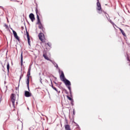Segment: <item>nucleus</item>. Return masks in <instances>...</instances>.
<instances>
[{
  "label": "nucleus",
  "mask_w": 130,
  "mask_h": 130,
  "mask_svg": "<svg viewBox=\"0 0 130 130\" xmlns=\"http://www.w3.org/2000/svg\"><path fill=\"white\" fill-rule=\"evenodd\" d=\"M23 77V75H21L20 76V79H19V81H21V79H22V77Z\"/></svg>",
  "instance_id": "25"
},
{
  "label": "nucleus",
  "mask_w": 130,
  "mask_h": 130,
  "mask_svg": "<svg viewBox=\"0 0 130 130\" xmlns=\"http://www.w3.org/2000/svg\"><path fill=\"white\" fill-rule=\"evenodd\" d=\"M52 88H53V89L55 90V91H56V92H57V89H56L55 87L53 86V85H52Z\"/></svg>",
  "instance_id": "22"
},
{
  "label": "nucleus",
  "mask_w": 130,
  "mask_h": 130,
  "mask_svg": "<svg viewBox=\"0 0 130 130\" xmlns=\"http://www.w3.org/2000/svg\"><path fill=\"white\" fill-rule=\"evenodd\" d=\"M127 60H128V63H129V66H130V59H129V56L127 57Z\"/></svg>",
  "instance_id": "21"
},
{
  "label": "nucleus",
  "mask_w": 130,
  "mask_h": 130,
  "mask_svg": "<svg viewBox=\"0 0 130 130\" xmlns=\"http://www.w3.org/2000/svg\"><path fill=\"white\" fill-rule=\"evenodd\" d=\"M43 57H44L45 59H46L47 60H49L50 61H51L50 60V59L49 58V57L48 56H47V54H46V52H45V51H44L43 52Z\"/></svg>",
  "instance_id": "5"
},
{
  "label": "nucleus",
  "mask_w": 130,
  "mask_h": 130,
  "mask_svg": "<svg viewBox=\"0 0 130 130\" xmlns=\"http://www.w3.org/2000/svg\"><path fill=\"white\" fill-rule=\"evenodd\" d=\"M71 105H72V106H74V100L71 101Z\"/></svg>",
  "instance_id": "24"
},
{
  "label": "nucleus",
  "mask_w": 130,
  "mask_h": 130,
  "mask_svg": "<svg viewBox=\"0 0 130 130\" xmlns=\"http://www.w3.org/2000/svg\"><path fill=\"white\" fill-rule=\"evenodd\" d=\"M37 24L38 25H39V29H41V28H43V25H42V23H41V21H40V20H38Z\"/></svg>",
  "instance_id": "12"
},
{
  "label": "nucleus",
  "mask_w": 130,
  "mask_h": 130,
  "mask_svg": "<svg viewBox=\"0 0 130 130\" xmlns=\"http://www.w3.org/2000/svg\"><path fill=\"white\" fill-rule=\"evenodd\" d=\"M96 10L98 11L99 14H101L102 13V8L101 7V4H100L99 0H98Z\"/></svg>",
  "instance_id": "4"
},
{
  "label": "nucleus",
  "mask_w": 130,
  "mask_h": 130,
  "mask_svg": "<svg viewBox=\"0 0 130 130\" xmlns=\"http://www.w3.org/2000/svg\"><path fill=\"white\" fill-rule=\"evenodd\" d=\"M30 75H31V67H29L27 71V81H26V84L27 86V88L29 90V82L30 80Z\"/></svg>",
  "instance_id": "2"
},
{
  "label": "nucleus",
  "mask_w": 130,
  "mask_h": 130,
  "mask_svg": "<svg viewBox=\"0 0 130 130\" xmlns=\"http://www.w3.org/2000/svg\"><path fill=\"white\" fill-rule=\"evenodd\" d=\"M60 79L62 82L64 81L66 79V77H64V74L63 73V72H61V75H60Z\"/></svg>",
  "instance_id": "6"
},
{
  "label": "nucleus",
  "mask_w": 130,
  "mask_h": 130,
  "mask_svg": "<svg viewBox=\"0 0 130 130\" xmlns=\"http://www.w3.org/2000/svg\"><path fill=\"white\" fill-rule=\"evenodd\" d=\"M24 35H29V32H28V31L26 30V33L24 34Z\"/></svg>",
  "instance_id": "23"
},
{
  "label": "nucleus",
  "mask_w": 130,
  "mask_h": 130,
  "mask_svg": "<svg viewBox=\"0 0 130 130\" xmlns=\"http://www.w3.org/2000/svg\"><path fill=\"white\" fill-rule=\"evenodd\" d=\"M39 39H40L43 43H45V36H44V33L40 32L39 34Z\"/></svg>",
  "instance_id": "3"
},
{
  "label": "nucleus",
  "mask_w": 130,
  "mask_h": 130,
  "mask_svg": "<svg viewBox=\"0 0 130 130\" xmlns=\"http://www.w3.org/2000/svg\"><path fill=\"white\" fill-rule=\"evenodd\" d=\"M49 46V47H51V44H50V43H46L45 44V46Z\"/></svg>",
  "instance_id": "18"
},
{
  "label": "nucleus",
  "mask_w": 130,
  "mask_h": 130,
  "mask_svg": "<svg viewBox=\"0 0 130 130\" xmlns=\"http://www.w3.org/2000/svg\"><path fill=\"white\" fill-rule=\"evenodd\" d=\"M16 94L12 93L11 95L10 98H11V101L12 104V107L13 109V110H15L16 106H15V102L16 101Z\"/></svg>",
  "instance_id": "1"
},
{
  "label": "nucleus",
  "mask_w": 130,
  "mask_h": 130,
  "mask_svg": "<svg viewBox=\"0 0 130 130\" xmlns=\"http://www.w3.org/2000/svg\"><path fill=\"white\" fill-rule=\"evenodd\" d=\"M40 29L42 30L43 33H45V28L43 26Z\"/></svg>",
  "instance_id": "17"
},
{
  "label": "nucleus",
  "mask_w": 130,
  "mask_h": 130,
  "mask_svg": "<svg viewBox=\"0 0 130 130\" xmlns=\"http://www.w3.org/2000/svg\"><path fill=\"white\" fill-rule=\"evenodd\" d=\"M65 130H72L71 129V126L69 124H66L64 125Z\"/></svg>",
  "instance_id": "13"
},
{
  "label": "nucleus",
  "mask_w": 130,
  "mask_h": 130,
  "mask_svg": "<svg viewBox=\"0 0 130 130\" xmlns=\"http://www.w3.org/2000/svg\"><path fill=\"white\" fill-rule=\"evenodd\" d=\"M70 94H72V90H70Z\"/></svg>",
  "instance_id": "28"
},
{
  "label": "nucleus",
  "mask_w": 130,
  "mask_h": 130,
  "mask_svg": "<svg viewBox=\"0 0 130 130\" xmlns=\"http://www.w3.org/2000/svg\"><path fill=\"white\" fill-rule=\"evenodd\" d=\"M67 98L68 100H69L70 101H73L74 100L72 98L69 96L68 95L67 96Z\"/></svg>",
  "instance_id": "19"
},
{
  "label": "nucleus",
  "mask_w": 130,
  "mask_h": 130,
  "mask_svg": "<svg viewBox=\"0 0 130 130\" xmlns=\"http://www.w3.org/2000/svg\"><path fill=\"white\" fill-rule=\"evenodd\" d=\"M63 82L64 83L65 85H66V86H71V82H70V81H69L67 79L63 81Z\"/></svg>",
  "instance_id": "11"
},
{
  "label": "nucleus",
  "mask_w": 130,
  "mask_h": 130,
  "mask_svg": "<svg viewBox=\"0 0 130 130\" xmlns=\"http://www.w3.org/2000/svg\"><path fill=\"white\" fill-rule=\"evenodd\" d=\"M16 104H18V102H16Z\"/></svg>",
  "instance_id": "29"
},
{
  "label": "nucleus",
  "mask_w": 130,
  "mask_h": 130,
  "mask_svg": "<svg viewBox=\"0 0 130 130\" xmlns=\"http://www.w3.org/2000/svg\"><path fill=\"white\" fill-rule=\"evenodd\" d=\"M13 33L14 37L18 40V41H20V38H19V37L18 36V35L17 34V32L15 30H13Z\"/></svg>",
  "instance_id": "9"
},
{
  "label": "nucleus",
  "mask_w": 130,
  "mask_h": 130,
  "mask_svg": "<svg viewBox=\"0 0 130 130\" xmlns=\"http://www.w3.org/2000/svg\"><path fill=\"white\" fill-rule=\"evenodd\" d=\"M24 96L25 97H31V96H32V93H30V92L28 91H25Z\"/></svg>",
  "instance_id": "8"
},
{
  "label": "nucleus",
  "mask_w": 130,
  "mask_h": 130,
  "mask_svg": "<svg viewBox=\"0 0 130 130\" xmlns=\"http://www.w3.org/2000/svg\"><path fill=\"white\" fill-rule=\"evenodd\" d=\"M27 41H28V45H30V37L29 38H27Z\"/></svg>",
  "instance_id": "20"
},
{
  "label": "nucleus",
  "mask_w": 130,
  "mask_h": 130,
  "mask_svg": "<svg viewBox=\"0 0 130 130\" xmlns=\"http://www.w3.org/2000/svg\"><path fill=\"white\" fill-rule=\"evenodd\" d=\"M20 57H21V66H23V52H21Z\"/></svg>",
  "instance_id": "14"
},
{
  "label": "nucleus",
  "mask_w": 130,
  "mask_h": 130,
  "mask_svg": "<svg viewBox=\"0 0 130 130\" xmlns=\"http://www.w3.org/2000/svg\"><path fill=\"white\" fill-rule=\"evenodd\" d=\"M29 18L30 19L31 22H34L35 21V16L33 13H30L29 15Z\"/></svg>",
  "instance_id": "7"
},
{
  "label": "nucleus",
  "mask_w": 130,
  "mask_h": 130,
  "mask_svg": "<svg viewBox=\"0 0 130 130\" xmlns=\"http://www.w3.org/2000/svg\"><path fill=\"white\" fill-rule=\"evenodd\" d=\"M7 68L8 72H10V63H9V62H8V63H7Z\"/></svg>",
  "instance_id": "16"
},
{
  "label": "nucleus",
  "mask_w": 130,
  "mask_h": 130,
  "mask_svg": "<svg viewBox=\"0 0 130 130\" xmlns=\"http://www.w3.org/2000/svg\"><path fill=\"white\" fill-rule=\"evenodd\" d=\"M36 12L37 14V18L38 21L40 20V18L39 17V16H40V11H38V9L36 10Z\"/></svg>",
  "instance_id": "10"
},
{
  "label": "nucleus",
  "mask_w": 130,
  "mask_h": 130,
  "mask_svg": "<svg viewBox=\"0 0 130 130\" xmlns=\"http://www.w3.org/2000/svg\"><path fill=\"white\" fill-rule=\"evenodd\" d=\"M26 36H27V38H30V36L29 35H27Z\"/></svg>",
  "instance_id": "27"
},
{
  "label": "nucleus",
  "mask_w": 130,
  "mask_h": 130,
  "mask_svg": "<svg viewBox=\"0 0 130 130\" xmlns=\"http://www.w3.org/2000/svg\"><path fill=\"white\" fill-rule=\"evenodd\" d=\"M118 29L120 30V32L122 33L123 36H126L125 33L124 31L122 30V29L120 28H118Z\"/></svg>",
  "instance_id": "15"
},
{
  "label": "nucleus",
  "mask_w": 130,
  "mask_h": 130,
  "mask_svg": "<svg viewBox=\"0 0 130 130\" xmlns=\"http://www.w3.org/2000/svg\"><path fill=\"white\" fill-rule=\"evenodd\" d=\"M67 123H68V121H67Z\"/></svg>",
  "instance_id": "30"
},
{
  "label": "nucleus",
  "mask_w": 130,
  "mask_h": 130,
  "mask_svg": "<svg viewBox=\"0 0 130 130\" xmlns=\"http://www.w3.org/2000/svg\"><path fill=\"white\" fill-rule=\"evenodd\" d=\"M70 86L71 85H69V86H68V89H69V91L72 90L71 88V86Z\"/></svg>",
  "instance_id": "26"
}]
</instances>
